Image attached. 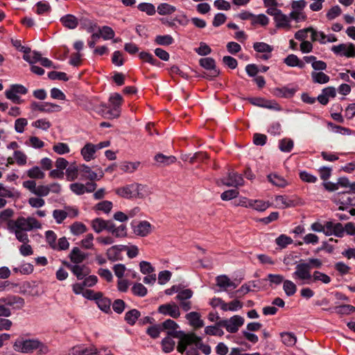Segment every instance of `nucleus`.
Instances as JSON below:
<instances>
[{
  "label": "nucleus",
  "mask_w": 355,
  "mask_h": 355,
  "mask_svg": "<svg viewBox=\"0 0 355 355\" xmlns=\"http://www.w3.org/2000/svg\"><path fill=\"white\" fill-rule=\"evenodd\" d=\"M160 326L162 327V329H168L171 331L168 332L169 336H174L173 331L175 330L178 327V324L171 319L166 320L162 324H160Z\"/></svg>",
  "instance_id": "57"
},
{
  "label": "nucleus",
  "mask_w": 355,
  "mask_h": 355,
  "mask_svg": "<svg viewBox=\"0 0 355 355\" xmlns=\"http://www.w3.org/2000/svg\"><path fill=\"white\" fill-rule=\"evenodd\" d=\"M331 51L337 55L347 58L355 57V45L352 43L333 46Z\"/></svg>",
  "instance_id": "9"
},
{
  "label": "nucleus",
  "mask_w": 355,
  "mask_h": 355,
  "mask_svg": "<svg viewBox=\"0 0 355 355\" xmlns=\"http://www.w3.org/2000/svg\"><path fill=\"white\" fill-rule=\"evenodd\" d=\"M79 173L80 166H78L75 162L71 164L66 169L65 174L67 180L70 182L74 181L78 178Z\"/></svg>",
  "instance_id": "30"
},
{
  "label": "nucleus",
  "mask_w": 355,
  "mask_h": 355,
  "mask_svg": "<svg viewBox=\"0 0 355 355\" xmlns=\"http://www.w3.org/2000/svg\"><path fill=\"white\" fill-rule=\"evenodd\" d=\"M96 303L98 307L104 312H108L110 309L111 302L109 299L103 297V294L100 297L96 299Z\"/></svg>",
  "instance_id": "47"
},
{
  "label": "nucleus",
  "mask_w": 355,
  "mask_h": 355,
  "mask_svg": "<svg viewBox=\"0 0 355 355\" xmlns=\"http://www.w3.org/2000/svg\"><path fill=\"white\" fill-rule=\"evenodd\" d=\"M132 291L135 295L139 297H144L147 294V288L141 283L134 284Z\"/></svg>",
  "instance_id": "61"
},
{
  "label": "nucleus",
  "mask_w": 355,
  "mask_h": 355,
  "mask_svg": "<svg viewBox=\"0 0 355 355\" xmlns=\"http://www.w3.org/2000/svg\"><path fill=\"white\" fill-rule=\"evenodd\" d=\"M96 152L94 144L92 143H87L80 150V154L86 162L94 159Z\"/></svg>",
  "instance_id": "24"
},
{
  "label": "nucleus",
  "mask_w": 355,
  "mask_h": 355,
  "mask_svg": "<svg viewBox=\"0 0 355 355\" xmlns=\"http://www.w3.org/2000/svg\"><path fill=\"white\" fill-rule=\"evenodd\" d=\"M131 227L133 234L140 237L148 236L153 232V226L147 220H141L137 224L132 223Z\"/></svg>",
  "instance_id": "8"
},
{
  "label": "nucleus",
  "mask_w": 355,
  "mask_h": 355,
  "mask_svg": "<svg viewBox=\"0 0 355 355\" xmlns=\"http://www.w3.org/2000/svg\"><path fill=\"white\" fill-rule=\"evenodd\" d=\"M10 231L14 232L17 239L21 243H28L29 239L26 233L27 231L21 230L19 229H10Z\"/></svg>",
  "instance_id": "56"
},
{
  "label": "nucleus",
  "mask_w": 355,
  "mask_h": 355,
  "mask_svg": "<svg viewBox=\"0 0 355 355\" xmlns=\"http://www.w3.org/2000/svg\"><path fill=\"white\" fill-rule=\"evenodd\" d=\"M124 245H113L107 250L106 256L112 261L119 260L121 258V252L124 251Z\"/></svg>",
  "instance_id": "19"
},
{
  "label": "nucleus",
  "mask_w": 355,
  "mask_h": 355,
  "mask_svg": "<svg viewBox=\"0 0 355 355\" xmlns=\"http://www.w3.org/2000/svg\"><path fill=\"white\" fill-rule=\"evenodd\" d=\"M9 229H19L25 231H31L33 229H41V223L34 217H19L8 223Z\"/></svg>",
  "instance_id": "2"
},
{
  "label": "nucleus",
  "mask_w": 355,
  "mask_h": 355,
  "mask_svg": "<svg viewBox=\"0 0 355 355\" xmlns=\"http://www.w3.org/2000/svg\"><path fill=\"white\" fill-rule=\"evenodd\" d=\"M31 108L34 110H39L40 112H46V113H52L55 112H60L62 110L61 106L52 103L46 102L42 104H40L36 102H33L31 103Z\"/></svg>",
  "instance_id": "14"
},
{
  "label": "nucleus",
  "mask_w": 355,
  "mask_h": 355,
  "mask_svg": "<svg viewBox=\"0 0 355 355\" xmlns=\"http://www.w3.org/2000/svg\"><path fill=\"white\" fill-rule=\"evenodd\" d=\"M308 33L311 34V40L312 42L317 41L318 31H316L312 27H308V28H305L297 31L295 33V38L301 42L306 41V39L308 37Z\"/></svg>",
  "instance_id": "16"
},
{
  "label": "nucleus",
  "mask_w": 355,
  "mask_h": 355,
  "mask_svg": "<svg viewBox=\"0 0 355 355\" xmlns=\"http://www.w3.org/2000/svg\"><path fill=\"white\" fill-rule=\"evenodd\" d=\"M248 205L250 208H252L258 211H263L270 206V204L268 202L261 200H252L248 203Z\"/></svg>",
  "instance_id": "35"
},
{
  "label": "nucleus",
  "mask_w": 355,
  "mask_h": 355,
  "mask_svg": "<svg viewBox=\"0 0 355 355\" xmlns=\"http://www.w3.org/2000/svg\"><path fill=\"white\" fill-rule=\"evenodd\" d=\"M254 49L259 53H270L273 49L269 44L264 42H255L253 44Z\"/></svg>",
  "instance_id": "53"
},
{
  "label": "nucleus",
  "mask_w": 355,
  "mask_h": 355,
  "mask_svg": "<svg viewBox=\"0 0 355 355\" xmlns=\"http://www.w3.org/2000/svg\"><path fill=\"white\" fill-rule=\"evenodd\" d=\"M138 9L144 12H146L148 15H155L156 10L155 7L150 3H141L138 5Z\"/></svg>",
  "instance_id": "54"
},
{
  "label": "nucleus",
  "mask_w": 355,
  "mask_h": 355,
  "mask_svg": "<svg viewBox=\"0 0 355 355\" xmlns=\"http://www.w3.org/2000/svg\"><path fill=\"white\" fill-rule=\"evenodd\" d=\"M96 184L87 182L85 184L80 182H74L69 185L70 190L75 194L80 196L85 193H92L96 189Z\"/></svg>",
  "instance_id": "10"
},
{
  "label": "nucleus",
  "mask_w": 355,
  "mask_h": 355,
  "mask_svg": "<svg viewBox=\"0 0 355 355\" xmlns=\"http://www.w3.org/2000/svg\"><path fill=\"white\" fill-rule=\"evenodd\" d=\"M283 290L287 296H293L297 291V286L292 281L286 279L283 282Z\"/></svg>",
  "instance_id": "41"
},
{
  "label": "nucleus",
  "mask_w": 355,
  "mask_h": 355,
  "mask_svg": "<svg viewBox=\"0 0 355 355\" xmlns=\"http://www.w3.org/2000/svg\"><path fill=\"white\" fill-rule=\"evenodd\" d=\"M199 62L201 67L209 71V73L206 75L207 77L214 78L218 76L219 71L216 69L215 60L213 58H201Z\"/></svg>",
  "instance_id": "15"
},
{
  "label": "nucleus",
  "mask_w": 355,
  "mask_h": 355,
  "mask_svg": "<svg viewBox=\"0 0 355 355\" xmlns=\"http://www.w3.org/2000/svg\"><path fill=\"white\" fill-rule=\"evenodd\" d=\"M159 312L164 315H168L173 318H178L180 315V309L175 304H166L159 306Z\"/></svg>",
  "instance_id": "18"
},
{
  "label": "nucleus",
  "mask_w": 355,
  "mask_h": 355,
  "mask_svg": "<svg viewBox=\"0 0 355 355\" xmlns=\"http://www.w3.org/2000/svg\"><path fill=\"white\" fill-rule=\"evenodd\" d=\"M223 184L227 187H238L244 184V180L241 175L234 171H230L226 178L220 180Z\"/></svg>",
  "instance_id": "11"
},
{
  "label": "nucleus",
  "mask_w": 355,
  "mask_h": 355,
  "mask_svg": "<svg viewBox=\"0 0 355 355\" xmlns=\"http://www.w3.org/2000/svg\"><path fill=\"white\" fill-rule=\"evenodd\" d=\"M32 125L36 128L46 131L51 128V123L46 119H40L33 122Z\"/></svg>",
  "instance_id": "51"
},
{
  "label": "nucleus",
  "mask_w": 355,
  "mask_h": 355,
  "mask_svg": "<svg viewBox=\"0 0 355 355\" xmlns=\"http://www.w3.org/2000/svg\"><path fill=\"white\" fill-rule=\"evenodd\" d=\"M334 202L337 205H340L339 209L345 210V206H351L349 192L338 193L334 197Z\"/></svg>",
  "instance_id": "21"
},
{
  "label": "nucleus",
  "mask_w": 355,
  "mask_h": 355,
  "mask_svg": "<svg viewBox=\"0 0 355 355\" xmlns=\"http://www.w3.org/2000/svg\"><path fill=\"white\" fill-rule=\"evenodd\" d=\"M336 95V88L327 87L322 89V93L318 96V100L322 105H327L329 102V98H334Z\"/></svg>",
  "instance_id": "22"
},
{
  "label": "nucleus",
  "mask_w": 355,
  "mask_h": 355,
  "mask_svg": "<svg viewBox=\"0 0 355 355\" xmlns=\"http://www.w3.org/2000/svg\"><path fill=\"white\" fill-rule=\"evenodd\" d=\"M282 342L287 346H293L297 341L295 336L292 333L285 332L281 334Z\"/></svg>",
  "instance_id": "48"
},
{
  "label": "nucleus",
  "mask_w": 355,
  "mask_h": 355,
  "mask_svg": "<svg viewBox=\"0 0 355 355\" xmlns=\"http://www.w3.org/2000/svg\"><path fill=\"white\" fill-rule=\"evenodd\" d=\"M135 198H145L151 193L150 188L146 185L135 183Z\"/></svg>",
  "instance_id": "31"
},
{
  "label": "nucleus",
  "mask_w": 355,
  "mask_h": 355,
  "mask_svg": "<svg viewBox=\"0 0 355 355\" xmlns=\"http://www.w3.org/2000/svg\"><path fill=\"white\" fill-rule=\"evenodd\" d=\"M141 163L140 162H128L124 161L120 164L119 168L120 169L127 173H132L135 172L140 167Z\"/></svg>",
  "instance_id": "28"
},
{
  "label": "nucleus",
  "mask_w": 355,
  "mask_h": 355,
  "mask_svg": "<svg viewBox=\"0 0 355 355\" xmlns=\"http://www.w3.org/2000/svg\"><path fill=\"white\" fill-rule=\"evenodd\" d=\"M216 285L223 291H227L229 288H235L237 284L231 281L227 275H219L216 278Z\"/></svg>",
  "instance_id": "25"
},
{
  "label": "nucleus",
  "mask_w": 355,
  "mask_h": 355,
  "mask_svg": "<svg viewBox=\"0 0 355 355\" xmlns=\"http://www.w3.org/2000/svg\"><path fill=\"white\" fill-rule=\"evenodd\" d=\"M331 277L325 273L319 270H315L312 275L311 282H320L324 284H328L331 282Z\"/></svg>",
  "instance_id": "34"
},
{
  "label": "nucleus",
  "mask_w": 355,
  "mask_h": 355,
  "mask_svg": "<svg viewBox=\"0 0 355 355\" xmlns=\"http://www.w3.org/2000/svg\"><path fill=\"white\" fill-rule=\"evenodd\" d=\"M267 178L268 181L276 187L283 188L287 186L288 184L284 178L277 174H270Z\"/></svg>",
  "instance_id": "36"
},
{
  "label": "nucleus",
  "mask_w": 355,
  "mask_h": 355,
  "mask_svg": "<svg viewBox=\"0 0 355 355\" xmlns=\"http://www.w3.org/2000/svg\"><path fill=\"white\" fill-rule=\"evenodd\" d=\"M311 76L314 83L326 84L330 80L329 76L322 71H313Z\"/></svg>",
  "instance_id": "33"
},
{
  "label": "nucleus",
  "mask_w": 355,
  "mask_h": 355,
  "mask_svg": "<svg viewBox=\"0 0 355 355\" xmlns=\"http://www.w3.org/2000/svg\"><path fill=\"white\" fill-rule=\"evenodd\" d=\"M54 152L58 155H64L70 152V148L68 144L65 143H58L53 146Z\"/></svg>",
  "instance_id": "60"
},
{
  "label": "nucleus",
  "mask_w": 355,
  "mask_h": 355,
  "mask_svg": "<svg viewBox=\"0 0 355 355\" xmlns=\"http://www.w3.org/2000/svg\"><path fill=\"white\" fill-rule=\"evenodd\" d=\"M176 8L173 6L163 3L158 6L157 12L159 15H170L175 11Z\"/></svg>",
  "instance_id": "46"
},
{
  "label": "nucleus",
  "mask_w": 355,
  "mask_h": 355,
  "mask_svg": "<svg viewBox=\"0 0 355 355\" xmlns=\"http://www.w3.org/2000/svg\"><path fill=\"white\" fill-rule=\"evenodd\" d=\"M80 173L81 174L82 178L84 180H89L90 181L99 180L103 175V172L101 170L98 173H95L92 168L85 165H80Z\"/></svg>",
  "instance_id": "12"
},
{
  "label": "nucleus",
  "mask_w": 355,
  "mask_h": 355,
  "mask_svg": "<svg viewBox=\"0 0 355 355\" xmlns=\"http://www.w3.org/2000/svg\"><path fill=\"white\" fill-rule=\"evenodd\" d=\"M109 102L112 108L104 113V116L108 118H117L119 116V107L123 103L122 96L115 93L110 97Z\"/></svg>",
  "instance_id": "7"
},
{
  "label": "nucleus",
  "mask_w": 355,
  "mask_h": 355,
  "mask_svg": "<svg viewBox=\"0 0 355 355\" xmlns=\"http://www.w3.org/2000/svg\"><path fill=\"white\" fill-rule=\"evenodd\" d=\"M284 63L288 67H298L300 69H303L305 66L304 62L300 60V58L296 55L294 54L288 55L284 59Z\"/></svg>",
  "instance_id": "32"
},
{
  "label": "nucleus",
  "mask_w": 355,
  "mask_h": 355,
  "mask_svg": "<svg viewBox=\"0 0 355 355\" xmlns=\"http://www.w3.org/2000/svg\"><path fill=\"white\" fill-rule=\"evenodd\" d=\"M221 326H218V323L215 326H207L205 329V333L207 335L222 336L224 331L220 329Z\"/></svg>",
  "instance_id": "52"
},
{
  "label": "nucleus",
  "mask_w": 355,
  "mask_h": 355,
  "mask_svg": "<svg viewBox=\"0 0 355 355\" xmlns=\"http://www.w3.org/2000/svg\"><path fill=\"white\" fill-rule=\"evenodd\" d=\"M62 24L69 29H75L79 24L78 18L73 15H66L60 18Z\"/></svg>",
  "instance_id": "26"
},
{
  "label": "nucleus",
  "mask_w": 355,
  "mask_h": 355,
  "mask_svg": "<svg viewBox=\"0 0 355 355\" xmlns=\"http://www.w3.org/2000/svg\"><path fill=\"white\" fill-rule=\"evenodd\" d=\"M155 159L159 165L162 166L169 165L176 161V158L174 156H166L162 153L156 155Z\"/></svg>",
  "instance_id": "37"
},
{
  "label": "nucleus",
  "mask_w": 355,
  "mask_h": 355,
  "mask_svg": "<svg viewBox=\"0 0 355 355\" xmlns=\"http://www.w3.org/2000/svg\"><path fill=\"white\" fill-rule=\"evenodd\" d=\"M275 26L279 29L289 31L292 28L291 18L289 15L284 14L282 12L274 19Z\"/></svg>",
  "instance_id": "17"
},
{
  "label": "nucleus",
  "mask_w": 355,
  "mask_h": 355,
  "mask_svg": "<svg viewBox=\"0 0 355 355\" xmlns=\"http://www.w3.org/2000/svg\"><path fill=\"white\" fill-rule=\"evenodd\" d=\"M87 257V254L81 251L78 247L73 248L69 254L71 261L76 264L82 263Z\"/></svg>",
  "instance_id": "27"
},
{
  "label": "nucleus",
  "mask_w": 355,
  "mask_h": 355,
  "mask_svg": "<svg viewBox=\"0 0 355 355\" xmlns=\"http://www.w3.org/2000/svg\"><path fill=\"white\" fill-rule=\"evenodd\" d=\"M250 102L253 105L270 109H276L277 105L275 103L264 101L263 99L261 98H253L250 100Z\"/></svg>",
  "instance_id": "50"
},
{
  "label": "nucleus",
  "mask_w": 355,
  "mask_h": 355,
  "mask_svg": "<svg viewBox=\"0 0 355 355\" xmlns=\"http://www.w3.org/2000/svg\"><path fill=\"white\" fill-rule=\"evenodd\" d=\"M70 268L78 279H83L88 274L87 268L84 266L76 264Z\"/></svg>",
  "instance_id": "40"
},
{
  "label": "nucleus",
  "mask_w": 355,
  "mask_h": 355,
  "mask_svg": "<svg viewBox=\"0 0 355 355\" xmlns=\"http://www.w3.org/2000/svg\"><path fill=\"white\" fill-rule=\"evenodd\" d=\"M297 199H291L286 196H277L275 198V206L278 209H286L298 205Z\"/></svg>",
  "instance_id": "13"
},
{
  "label": "nucleus",
  "mask_w": 355,
  "mask_h": 355,
  "mask_svg": "<svg viewBox=\"0 0 355 355\" xmlns=\"http://www.w3.org/2000/svg\"><path fill=\"white\" fill-rule=\"evenodd\" d=\"M292 276L296 281H300L302 283H310L312 278L310 264H306L305 261H300L296 265Z\"/></svg>",
  "instance_id": "4"
},
{
  "label": "nucleus",
  "mask_w": 355,
  "mask_h": 355,
  "mask_svg": "<svg viewBox=\"0 0 355 355\" xmlns=\"http://www.w3.org/2000/svg\"><path fill=\"white\" fill-rule=\"evenodd\" d=\"M175 343L170 336L164 338L162 340V351L164 353L171 352L175 347Z\"/></svg>",
  "instance_id": "44"
},
{
  "label": "nucleus",
  "mask_w": 355,
  "mask_h": 355,
  "mask_svg": "<svg viewBox=\"0 0 355 355\" xmlns=\"http://www.w3.org/2000/svg\"><path fill=\"white\" fill-rule=\"evenodd\" d=\"M155 42L159 45H170L173 42V38L169 35H157Z\"/></svg>",
  "instance_id": "63"
},
{
  "label": "nucleus",
  "mask_w": 355,
  "mask_h": 355,
  "mask_svg": "<svg viewBox=\"0 0 355 355\" xmlns=\"http://www.w3.org/2000/svg\"><path fill=\"white\" fill-rule=\"evenodd\" d=\"M13 156L18 165L23 166L26 164L27 156L24 152L21 150H15Z\"/></svg>",
  "instance_id": "62"
},
{
  "label": "nucleus",
  "mask_w": 355,
  "mask_h": 355,
  "mask_svg": "<svg viewBox=\"0 0 355 355\" xmlns=\"http://www.w3.org/2000/svg\"><path fill=\"white\" fill-rule=\"evenodd\" d=\"M72 234L78 236L87 231V228L85 224L81 222H75L69 227Z\"/></svg>",
  "instance_id": "38"
},
{
  "label": "nucleus",
  "mask_w": 355,
  "mask_h": 355,
  "mask_svg": "<svg viewBox=\"0 0 355 355\" xmlns=\"http://www.w3.org/2000/svg\"><path fill=\"white\" fill-rule=\"evenodd\" d=\"M94 235L92 234H87L80 241V245L85 250H94Z\"/></svg>",
  "instance_id": "39"
},
{
  "label": "nucleus",
  "mask_w": 355,
  "mask_h": 355,
  "mask_svg": "<svg viewBox=\"0 0 355 355\" xmlns=\"http://www.w3.org/2000/svg\"><path fill=\"white\" fill-rule=\"evenodd\" d=\"M295 92L296 89L294 88L284 87L274 89L272 93L277 97L291 98L295 94Z\"/></svg>",
  "instance_id": "29"
},
{
  "label": "nucleus",
  "mask_w": 355,
  "mask_h": 355,
  "mask_svg": "<svg viewBox=\"0 0 355 355\" xmlns=\"http://www.w3.org/2000/svg\"><path fill=\"white\" fill-rule=\"evenodd\" d=\"M24 305V300L20 297L9 295L0 298V317H9L11 311L8 306L20 309Z\"/></svg>",
  "instance_id": "3"
},
{
  "label": "nucleus",
  "mask_w": 355,
  "mask_h": 355,
  "mask_svg": "<svg viewBox=\"0 0 355 355\" xmlns=\"http://www.w3.org/2000/svg\"><path fill=\"white\" fill-rule=\"evenodd\" d=\"M98 353L96 348L91 347L85 349L73 348L71 355H96Z\"/></svg>",
  "instance_id": "43"
},
{
  "label": "nucleus",
  "mask_w": 355,
  "mask_h": 355,
  "mask_svg": "<svg viewBox=\"0 0 355 355\" xmlns=\"http://www.w3.org/2000/svg\"><path fill=\"white\" fill-rule=\"evenodd\" d=\"M36 344H37V339L36 338L26 339L24 337H19L14 342L13 349L20 353L29 354L35 350Z\"/></svg>",
  "instance_id": "5"
},
{
  "label": "nucleus",
  "mask_w": 355,
  "mask_h": 355,
  "mask_svg": "<svg viewBox=\"0 0 355 355\" xmlns=\"http://www.w3.org/2000/svg\"><path fill=\"white\" fill-rule=\"evenodd\" d=\"M107 223V220L97 218L92 221V227L94 232L96 233H100L102 231L106 230Z\"/></svg>",
  "instance_id": "42"
},
{
  "label": "nucleus",
  "mask_w": 355,
  "mask_h": 355,
  "mask_svg": "<svg viewBox=\"0 0 355 355\" xmlns=\"http://www.w3.org/2000/svg\"><path fill=\"white\" fill-rule=\"evenodd\" d=\"M185 318L189 321V324L195 329H199L204 326V322L198 312H190L185 315Z\"/></svg>",
  "instance_id": "23"
},
{
  "label": "nucleus",
  "mask_w": 355,
  "mask_h": 355,
  "mask_svg": "<svg viewBox=\"0 0 355 355\" xmlns=\"http://www.w3.org/2000/svg\"><path fill=\"white\" fill-rule=\"evenodd\" d=\"M341 12L340 8L338 6H335L327 11L326 17L328 20H333L340 16Z\"/></svg>",
  "instance_id": "64"
},
{
  "label": "nucleus",
  "mask_w": 355,
  "mask_h": 355,
  "mask_svg": "<svg viewBox=\"0 0 355 355\" xmlns=\"http://www.w3.org/2000/svg\"><path fill=\"white\" fill-rule=\"evenodd\" d=\"M289 16L291 19L295 20L296 22L304 21L306 19V15L304 11L302 10H296L292 9Z\"/></svg>",
  "instance_id": "59"
},
{
  "label": "nucleus",
  "mask_w": 355,
  "mask_h": 355,
  "mask_svg": "<svg viewBox=\"0 0 355 355\" xmlns=\"http://www.w3.org/2000/svg\"><path fill=\"white\" fill-rule=\"evenodd\" d=\"M268 17L263 14H260L258 15H253L252 17L251 24L252 25L259 24L261 26H266L268 24Z\"/></svg>",
  "instance_id": "49"
},
{
  "label": "nucleus",
  "mask_w": 355,
  "mask_h": 355,
  "mask_svg": "<svg viewBox=\"0 0 355 355\" xmlns=\"http://www.w3.org/2000/svg\"><path fill=\"white\" fill-rule=\"evenodd\" d=\"M193 344L195 345L197 348L200 349L205 355H209L211 352V347L208 345L204 344L202 342V338L193 333L182 334L180 336L177 350L179 353L183 354L186 351L187 347Z\"/></svg>",
  "instance_id": "1"
},
{
  "label": "nucleus",
  "mask_w": 355,
  "mask_h": 355,
  "mask_svg": "<svg viewBox=\"0 0 355 355\" xmlns=\"http://www.w3.org/2000/svg\"><path fill=\"white\" fill-rule=\"evenodd\" d=\"M244 318L239 315H235L229 319L221 320L218 322V325L225 328L229 333H236L244 324Z\"/></svg>",
  "instance_id": "6"
},
{
  "label": "nucleus",
  "mask_w": 355,
  "mask_h": 355,
  "mask_svg": "<svg viewBox=\"0 0 355 355\" xmlns=\"http://www.w3.org/2000/svg\"><path fill=\"white\" fill-rule=\"evenodd\" d=\"M135 183L130 184L122 187L117 188L115 190V192L117 195L119 196L130 199V198H135Z\"/></svg>",
  "instance_id": "20"
},
{
  "label": "nucleus",
  "mask_w": 355,
  "mask_h": 355,
  "mask_svg": "<svg viewBox=\"0 0 355 355\" xmlns=\"http://www.w3.org/2000/svg\"><path fill=\"white\" fill-rule=\"evenodd\" d=\"M27 175L33 179H43L45 175L38 166H34L27 171Z\"/></svg>",
  "instance_id": "55"
},
{
  "label": "nucleus",
  "mask_w": 355,
  "mask_h": 355,
  "mask_svg": "<svg viewBox=\"0 0 355 355\" xmlns=\"http://www.w3.org/2000/svg\"><path fill=\"white\" fill-rule=\"evenodd\" d=\"M99 32L100 37L101 36L105 40L112 39L115 35L113 29L107 26H103Z\"/></svg>",
  "instance_id": "58"
},
{
  "label": "nucleus",
  "mask_w": 355,
  "mask_h": 355,
  "mask_svg": "<svg viewBox=\"0 0 355 355\" xmlns=\"http://www.w3.org/2000/svg\"><path fill=\"white\" fill-rule=\"evenodd\" d=\"M140 316V312L137 309H132L125 313V320L130 325H133L138 318Z\"/></svg>",
  "instance_id": "45"
}]
</instances>
